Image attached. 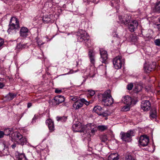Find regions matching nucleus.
Here are the masks:
<instances>
[{"mask_svg": "<svg viewBox=\"0 0 160 160\" xmlns=\"http://www.w3.org/2000/svg\"><path fill=\"white\" fill-rule=\"evenodd\" d=\"M19 28V22L18 19L15 17H12L9 25V28L7 30L8 33L10 34L16 33Z\"/></svg>", "mask_w": 160, "mask_h": 160, "instance_id": "nucleus-1", "label": "nucleus"}, {"mask_svg": "<svg viewBox=\"0 0 160 160\" xmlns=\"http://www.w3.org/2000/svg\"><path fill=\"white\" fill-rule=\"evenodd\" d=\"M102 102L104 106H109L113 103L114 100L111 96L110 90L105 91L102 94Z\"/></svg>", "mask_w": 160, "mask_h": 160, "instance_id": "nucleus-2", "label": "nucleus"}, {"mask_svg": "<svg viewBox=\"0 0 160 160\" xmlns=\"http://www.w3.org/2000/svg\"><path fill=\"white\" fill-rule=\"evenodd\" d=\"M78 41L80 42H86L89 40L87 32L82 29L79 30L77 32Z\"/></svg>", "mask_w": 160, "mask_h": 160, "instance_id": "nucleus-3", "label": "nucleus"}, {"mask_svg": "<svg viewBox=\"0 0 160 160\" xmlns=\"http://www.w3.org/2000/svg\"><path fill=\"white\" fill-rule=\"evenodd\" d=\"M92 103V102L88 101L84 98L79 99L73 104V107L75 109H78L82 107L83 104L88 106Z\"/></svg>", "mask_w": 160, "mask_h": 160, "instance_id": "nucleus-4", "label": "nucleus"}, {"mask_svg": "<svg viewBox=\"0 0 160 160\" xmlns=\"http://www.w3.org/2000/svg\"><path fill=\"white\" fill-rule=\"evenodd\" d=\"M97 129L98 128L96 125L93 123H89L87 125L86 132L90 136H92L94 135Z\"/></svg>", "mask_w": 160, "mask_h": 160, "instance_id": "nucleus-5", "label": "nucleus"}, {"mask_svg": "<svg viewBox=\"0 0 160 160\" xmlns=\"http://www.w3.org/2000/svg\"><path fill=\"white\" fill-rule=\"evenodd\" d=\"M124 63V60L121 56H118L114 58L113 63L114 67L117 69L120 68L122 65Z\"/></svg>", "mask_w": 160, "mask_h": 160, "instance_id": "nucleus-6", "label": "nucleus"}, {"mask_svg": "<svg viewBox=\"0 0 160 160\" xmlns=\"http://www.w3.org/2000/svg\"><path fill=\"white\" fill-rule=\"evenodd\" d=\"M118 18L119 20V23L127 25L130 22L131 17L129 14H124L122 15H119Z\"/></svg>", "mask_w": 160, "mask_h": 160, "instance_id": "nucleus-7", "label": "nucleus"}, {"mask_svg": "<svg viewBox=\"0 0 160 160\" xmlns=\"http://www.w3.org/2000/svg\"><path fill=\"white\" fill-rule=\"evenodd\" d=\"M134 136V132L131 130H129L126 132H121L120 134L121 139L122 140L126 139H130Z\"/></svg>", "mask_w": 160, "mask_h": 160, "instance_id": "nucleus-8", "label": "nucleus"}, {"mask_svg": "<svg viewBox=\"0 0 160 160\" xmlns=\"http://www.w3.org/2000/svg\"><path fill=\"white\" fill-rule=\"evenodd\" d=\"M100 53L101 56L100 60L103 63L106 64L107 63V59L108 55L107 51L103 48L99 49Z\"/></svg>", "mask_w": 160, "mask_h": 160, "instance_id": "nucleus-9", "label": "nucleus"}, {"mask_svg": "<svg viewBox=\"0 0 160 160\" xmlns=\"http://www.w3.org/2000/svg\"><path fill=\"white\" fill-rule=\"evenodd\" d=\"M65 100V98L63 96L61 95L57 96L54 97L52 102L54 105H56L62 102Z\"/></svg>", "mask_w": 160, "mask_h": 160, "instance_id": "nucleus-10", "label": "nucleus"}, {"mask_svg": "<svg viewBox=\"0 0 160 160\" xmlns=\"http://www.w3.org/2000/svg\"><path fill=\"white\" fill-rule=\"evenodd\" d=\"M141 106L142 110L144 111H147L150 108L151 103L148 100H143L142 102Z\"/></svg>", "mask_w": 160, "mask_h": 160, "instance_id": "nucleus-11", "label": "nucleus"}, {"mask_svg": "<svg viewBox=\"0 0 160 160\" xmlns=\"http://www.w3.org/2000/svg\"><path fill=\"white\" fill-rule=\"evenodd\" d=\"M72 129L74 132H84L83 127L82 124L80 123L73 124L72 126Z\"/></svg>", "mask_w": 160, "mask_h": 160, "instance_id": "nucleus-12", "label": "nucleus"}, {"mask_svg": "<svg viewBox=\"0 0 160 160\" xmlns=\"http://www.w3.org/2000/svg\"><path fill=\"white\" fill-rule=\"evenodd\" d=\"M29 32L28 29L25 27H22L20 31V36L22 37L25 38L29 35Z\"/></svg>", "mask_w": 160, "mask_h": 160, "instance_id": "nucleus-13", "label": "nucleus"}, {"mask_svg": "<svg viewBox=\"0 0 160 160\" xmlns=\"http://www.w3.org/2000/svg\"><path fill=\"white\" fill-rule=\"evenodd\" d=\"M138 25V24L136 21H133L128 24L129 30L131 32H134L137 29Z\"/></svg>", "mask_w": 160, "mask_h": 160, "instance_id": "nucleus-14", "label": "nucleus"}, {"mask_svg": "<svg viewBox=\"0 0 160 160\" xmlns=\"http://www.w3.org/2000/svg\"><path fill=\"white\" fill-rule=\"evenodd\" d=\"M154 64L155 63H154L152 64L147 63L145 64L144 68L145 72L147 73H149L151 71L154 70L156 67Z\"/></svg>", "mask_w": 160, "mask_h": 160, "instance_id": "nucleus-15", "label": "nucleus"}, {"mask_svg": "<svg viewBox=\"0 0 160 160\" xmlns=\"http://www.w3.org/2000/svg\"><path fill=\"white\" fill-rule=\"evenodd\" d=\"M52 15H49L44 16L42 19L44 23H49L53 22L54 20L52 19Z\"/></svg>", "mask_w": 160, "mask_h": 160, "instance_id": "nucleus-16", "label": "nucleus"}, {"mask_svg": "<svg viewBox=\"0 0 160 160\" xmlns=\"http://www.w3.org/2000/svg\"><path fill=\"white\" fill-rule=\"evenodd\" d=\"M46 124L48 127L50 132H52L54 130L53 122L51 119H48L46 122Z\"/></svg>", "mask_w": 160, "mask_h": 160, "instance_id": "nucleus-17", "label": "nucleus"}, {"mask_svg": "<svg viewBox=\"0 0 160 160\" xmlns=\"http://www.w3.org/2000/svg\"><path fill=\"white\" fill-rule=\"evenodd\" d=\"M122 100L124 104L128 106L131 105L132 102V98L128 96H125Z\"/></svg>", "mask_w": 160, "mask_h": 160, "instance_id": "nucleus-18", "label": "nucleus"}, {"mask_svg": "<svg viewBox=\"0 0 160 160\" xmlns=\"http://www.w3.org/2000/svg\"><path fill=\"white\" fill-rule=\"evenodd\" d=\"M119 156L117 153H111L108 157V160H118Z\"/></svg>", "mask_w": 160, "mask_h": 160, "instance_id": "nucleus-19", "label": "nucleus"}, {"mask_svg": "<svg viewBox=\"0 0 160 160\" xmlns=\"http://www.w3.org/2000/svg\"><path fill=\"white\" fill-rule=\"evenodd\" d=\"M90 69V71L87 76L90 78H93L97 73L96 68H94V66H92Z\"/></svg>", "mask_w": 160, "mask_h": 160, "instance_id": "nucleus-20", "label": "nucleus"}, {"mask_svg": "<svg viewBox=\"0 0 160 160\" xmlns=\"http://www.w3.org/2000/svg\"><path fill=\"white\" fill-rule=\"evenodd\" d=\"M103 109L99 106H95L93 108V111L98 115L101 114V112L103 111Z\"/></svg>", "mask_w": 160, "mask_h": 160, "instance_id": "nucleus-21", "label": "nucleus"}, {"mask_svg": "<svg viewBox=\"0 0 160 160\" xmlns=\"http://www.w3.org/2000/svg\"><path fill=\"white\" fill-rule=\"evenodd\" d=\"M157 116L156 109L155 108H153L150 111V117L152 119L155 118Z\"/></svg>", "mask_w": 160, "mask_h": 160, "instance_id": "nucleus-22", "label": "nucleus"}, {"mask_svg": "<svg viewBox=\"0 0 160 160\" xmlns=\"http://www.w3.org/2000/svg\"><path fill=\"white\" fill-rule=\"evenodd\" d=\"M17 95V93L9 92L7 95L6 97L8 100H11L14 98Z\"/></svg>", "mask_w": 160, "mask_h": 160, "instance_id": "nucleus-23", "label": "nucleus"}, {"mask_svg": "<svg viewBox=\"0 0 160 160\" xmlns=\"http://www.w3.org/2000/svg\"><path fill=\"white\" fill-rule=\"evenodd\" d=\"M154 10L156 12L160 13V1L155 3Z\"/></svg>", "mask_w": 160, "mask_h": 160, "instance_id": "nucleus-24", "label": "nucleus"}, {"mask_svg": "<svg viewBox=\"0 0 160 160\" xmlns=\"http://www.w3.org/2000/svg\"><path fill=\"white\" fill-rule=\"evenodd\" d=\"M16 160H26L25 155L23 153H18L16 156Z\"/></svg>", "mask_w": 160, "mask_h": 160, "instance_id": "nucleus-25", "label": "nucleus"}, {"mask_svg": "<svg viewBox=\"0 0 160 160\" xmlns=\"http://www.w3.org/2000/svg\"><path fill=\"white\" fill-rule=\"evenodd\" d=\"M142 88V86L138 84H135L134 89V91L135 92L137 93L140 91Z\"/></svg>", "mask_w": 160, "mask_h": 160, "instance_id": "nucleus-26", "label": "nucleus"}, {"mask_svg": "<svg viewBox=\"0 0 160 160\" xmlns=\"http://www.w3.org/2000/svg\"><path fill=\"white\" fill-rule=\"evenodd\" d=\"M149 143V141H139V146L140 147L147 146Z\"/></svg>", "mask_w": 160, "mask_h": 160, "instance_id": "nucleus-27", "label": "nucleus"}, {"mask_svg": "<svg viewBox=\"0 0 160 160\" xmlns=\"http://www.w3.org/2000/svg\"><path fill=\"white\" fill-rule=\"evenodd\" d=\"M36 40L38 46L40 47H41L42 45L45 43L44 42H43L42 40L39 38H36Z\"/></svg>", "mask_w": 160, "mask_h": 160, "instance_id": "nucleus-28", "label": "nucleus"}, {"mask_svg": "<svg viewBox=\"0 0 160 160\" xmlns=\"http://www.w3.org/2000/svg\"><path fill=\"white\" fill-rule=\"evenodd\" d=\"M56 119L58 121H61L62 122H65L67 120V117L63 116L62 117H57Z\"/></svg>", "mask_w": 160, "mask_h": 160, "instance_id": "nucleus-29", "label": "nucleus"}, {"mask_svg": "<svg viewBox=\"0 0 160 160\" xmlns=\"http://www.w3.org/2000/svg\"><path fill=\"white\" fill-rule=\"evenodd\" d=\"M95 52L93 50H89L88 52V56L89 58L95 57Z\"/></svg>", "mask_w": 160, "mask_h": 160, "instance_id": "nucleus-30", "label": "nucleus"}, {"mask_svg": "<svg viewBox=\"0 0 160 160\" xmlns=\"http://www.w3.org/2000/svg\"><path fill=\"white\" fill-rule=\"evenodd\" d=\"M99 131H103L108 128V127L105 125H99L97 127Z\"/></svg>", "mask_w": 160, "mask_h": 160, "instance_id": "nucleus-31", "label": "nucleus"}, {"mask_svg": "<svg viewBox=\"0 0 160 160\" xmlns=\"http://www.w3.org/2000/svg\"><path fill=\"white\" fill-rule=\"evenodd\" d=\"M12 130V129L10 128H7L4 129V130L3 132L5 134V135L8 136L10 134L11 131Z\"/></svg>", "mask_w": 160, "mask_h": 160, "instance_id": "nucleus-32", "label": "nucleus"}, {"mask_svg": "<svg viewBox=\"0 0 160 160\" xmlns=\"http://www.w3.org/2000/svg\"><path fill=\"white\" fill-rule=\"evenodd\" d=\"M125 160H135L134 158L129 154H126L125 155Z\"/></svg>", "mask_w": 160, "mask_h": 160, "instance_id": "nucleus-33", "label": "nucleus"}, {"mask_svg": "<svg viewBox=\"0 0 160 160\" xmlns=\"http://www.w3.org/2000/svg\"><path fill=\"white\" fill-rule=\"evenodd\" d=\"M92 66H94L95 62V57L89 58Z\"/></svg>", "mask_w": 160, "mask_h": 160, "instance_id": "nucleus-34", "label": "nucleus"}, {"mask_svg": "<svg viewBox=\"0 0 160 160\" xmlns=\"http://www.w3.org/2000/svg\"><path fill=\"white\" fill-rule=\"evenodd\" d=\"M145 139H146V140H149V137L146 135H143L141 136L139 140H142Z\"/></svg>", "mask_w": 160, "mask_h": 160, "instance_id": "nucleus-35", "label": "nucleus"}, {"mask_svg": "<svg viewBox=\"0 0 160 160\" xmlns=\"http://www.w3.org/2000/svg\"><path fill=\"white\" fill-rule=\"evenodd\" d=\"M130 106L127 105L123 107L122 109L121 110L122 111L126 112L128 111L130 109Z\"/></svg>", "mask_w": 160, "mask_h": 160, "instance_id": "nucleus-36", "label": "nucleus"}, {"mask_svg": "<svg viewBox=\"0 0 160 160\" xmlns=\"http://www.w3.org/2000/svg\"><path fill=\"white\" fill-rule=\"evenodd\" d=\"M109 115L107 111L104 112V110L103 109V111L101 112V114L99 115L100 116H102L104 117H105Z\"/></svg>", "mask_w": 160, "mask_h": 160, "instance_id": "nucleus-37", "label": "nucleus"}, {"mask_svg": "<svg viewBox=\"0 0 160 160\" xmlns=\"http://www.w3.org/2000/svg\"><path fill=\"white\" fill-rule=\"evenodd\" d=\"M132 42H135L138 39V37L135 35H132L130 37Z\"/></svg>", "mask_w": 160, "mask_h": 160, "instance_id": "nucleus-38", "label": "nucleus"}, {"mask_svg": "<svg viewBox=\"0 0 160 160\" xmlns=\"http://www.w3.org/2000/svg\"><path fill=\"white\" fill-rule=\"evenodd\" d=\"M18 143H19L17 141H15L11 145L12 148L14 149V148L17 146V145L18 144Z\"/></svg>", "mask_w": 160, "mask_h": 160, "instance_id": "nucleus-39", "label": "nucleus"}, {"mask_svg": "<svg viewBox=\"0 0 160 160\" xmlns=\"http://www.w3.org/2000/svg\"><path fill=\"white\" fill-rule=\"evenodd\" d=\"M133 87V85L132 83H130V84H128L127 85V88L128 90H132Z\"/></svg>", "mask_w": 160, "mask_h": 160, "instance_id": "nucleus-40", "label": "nucleus"}, {"mask_svg": "<svg viewBox=\"0 0 160 160\" xmlns=\"http://www.w3.org/2000/svg\"><path fill=\"white\" fill-rule=\"evenodd\" d=\"M17 137V139L19 140H22V136L19 133H17L16 135ZM22 140H23V139Z\"/></svg>", "mask_w": 160, "mask_h": 160, "instance_id": "nucleus-41", "label": "nucleus"}, {"mask_svg": "<svg viewBox=\"0 0 160 160\" xmlns=\"http://www.w3.org/2000/svg\"><path fill=\"white\" fill-rule=\"evenodd\" d=\"M154 42L155 43V44L158 46H160V39H156L154 41Z\"/></svg>", "mask_w": 160, "mask_h": 160, "instance_id": "nucleus-42", "label": "nucleus"}, {"mask_svg": "<svg viewBox=\"0 0 160 160\" xmlns=\"http://www.w3.org/2000/svg\"><path fill=\"white\" fill-rule=\"evenodd\" d=\"M88 93L91 96H93L95 93L94 91H93V90H88Z\"/></svg>", "mask_w": 160, "mask_h": 160, "instance_id": "nucleus-43", "label": "nucleus"}, {"mask_svg": "<svg viewBox=\"0 0 160 160\" xmlns=\"http://www.w3.org/2000/svg\"><path fill=\"white\" fill-rule=\"evenodd\" d=\"M77 72L76 71H73L72 70H70L69 72H68V73H66V74H63V75H66L67 74H72V73H74V72Z\"/></svg>", "mask_w": 160, "mask_h": 160, "instance_id": "nucleus-44", "label": "nucleus"}, {"mask_svg": "<svg viewBox=\"0 0 160 160\" xmlns=\"http://www.w3.org/2000/svg\"><path fill=\"white\" fill-rule=\"evenodd\" d=\"M71 99L72 101H74L75 102H77V101L78 100V98L77 97L75 96L72 98H71Z\"/></svg>", "mask_w": 160, "mask_h": 160, "instance_id": "nucleus-45", "label": "nucleus"}, {"mask_svg": "<svg viewBox=\"0 0 160 160\" xmlns=\"http://www.w3.org/2000/svg\"><path fill=\"white\" fill-rule=\"evenodd\" d=\"M4 132L3 131H0V138H2L5 135Z\"/></svg>", "mask_w": 160, "mask_h": 160, "instance_id": "nucleus-46", "label": "nucleus"}, {"mask_svg": "<svg viewBox=\"0 0 160 160\" xmlns=\"http://www.w3.org/2000/svg\"><path fill=\"white\" fill-rule=\"evenodd\" d=\"M4 43L3 40L2 39H0V49L2 48V47Z\"/></svg>", "mask_w": 160, "mask_h": 160, "instance_id": "nucleus-47", "label": "nucleus"}, {"mask_svg": "<svg viewBox=\"0 0 160 160\" xmlns=\"http://www.w3.org/2000/svg\"><path fill=\"white\" fill-rule=\"evenodd\" d=\"M102 140H107L108 138L107 136L106 135H104L102 136Z\"/></svg>", "mask_w": 160, "mask_h": 160, "instance_id": "nucleus-48", "label": "nucleus"}, {"mask_svg": "<svg viewBox=\"0 0 160 160\" xmlns=\"http://www.w3.org/2000/svg\"><path fill=\"white\" fill-rule=\"evenodd\" d=\"M62 90L58 89H56L55 90V92L56 93H60L62 92Z\"/></svg>", "mask_w": 160, "mask_h": 160, "instance_id": "nucleus-49", "label": "nucleus"}, {"mask_svg": "<svg viewBox=\"0 0 160 160\" xmlns=\"http://www.w3.org/2000/svg\"><path fill=\"white\" fill-rule=\"evenodd\" d=\"M19 143H18V144H20L22 145H23L24 144V142L23 141H17Z\"/></svg>", "mask_w": 160, "mask_h": 160, "instance_id": "nucleus-50", "label": "nucleus"}, {"mask_svg": "<svg viewBox=\"0 0 160 160\" xmlns=\"http://www.w3.org/2000/svg\"><path fill=\"white\" fill-rule=\"evenodd\" d=\"M159 21L160 22V19H159ZM156 28L159 31H160V24H157L156 26Z\"/></svg>", "mask_w": 160, "mask_h": 160, "instance_id": "nucleus-51", "label": "nucleus"}, {"mask_svg": "<svg viewBox=\"0 0 160 160\" xmlns=\"http://www.w3.org/2000/svg\"><path fill=\"white\" fill-rule=\"evenodd\" d=\"M4 86V85L2 82H0V88H2Z\"/></svg>", "mask_w": 160, "mask_h": 160, "instance_id": "nucleus-52", "label": "nucleus"}, {"mask_svg": "<svg viewBox=\"0 0 160 160\" xmlns=\"http://www.w3.org/2000/svg\"><path fill=\"white\" fill-rule=\"evenodd\" d=\"M37 116H36L35 115L34 116V117H33L32 119V122H35V120L37 118Z\"/></svg>", "mask_w": 160, "mask_h": 160, "instance_id": "nucleus-53", "label": "nucleus"}, {"mask_svg": "<svg viewBox=\"0 0 160 160\" xmlns=\"http://www.w3.org/2000/svg\"><path fill=\"white\" fill-rule=\"evenodd\" d=\"M32 105V104L31 103H28V104L27 107L28 108H29Z\"/></svg>", "mask_w": 160, "mask_h": 160, "instance_id": "nucleus-54", "label": "nucleus"}, {"mask_svg": "<svg viewBox=\"0 0 160 160\" xmlns=\"http://www.w3.org/2000/svg\"><path fill=\"white\" fill-rule=\"evenodd\" d=\"M103 141V142H104V141H104V140H103V141Z\"/></svg>", "mask_w": 160, "mask_h": 160, "instance_id": "nucleus-55", "label": "nucleus"}, {"mask_svg": "<svg viewBox=\"0 0 160 160\" xmlns=\"http://www.w3.org/2000/svg\"><path fill=\"white\" fill-rule=\"evenodd\" d=\"M159 92H160V91H159Z\"/></svg>", "mask_w": 160, "mask_h": 160, "instance_id": "nucleus-56", "label": "nucleus"}]
</instances>
